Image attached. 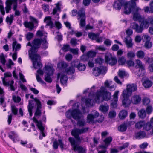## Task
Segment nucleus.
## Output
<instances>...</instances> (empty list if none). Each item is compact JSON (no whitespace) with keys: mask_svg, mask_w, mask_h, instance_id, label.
Here are the masks:
<instances>
[{"mask_svg":"<svg viewBox=\"0 0 153 153\" xmlns=\"http://www.w3.org/2000/svg\"><path fill=\"white\" fill-rule=\"evenodd\" d=\"M122 1V0H117L114 2L113 6L114 7L116 10H120L121 8Z\"/></svg>","mask_w":153,"mask_h":153,"instance_id":"33","label":"nucleus"},{"mask_svg":"<svg viewBox=\"0 0 153 153\" xmlns=\"http://www.w3.org/2000/svg\"><path fill=\"white\" fill-rule=\"evenodd\" d=\"M146 111L144 109H142L139 110L138 112L139 117L142 119L146 117Z\"/></svg>","mask_w":153,"mask_h":153,"instance_id":"37","label":"nucleus"},{"mask_svg":"<svg viewBox=\"0 0 153 153\" xmlns=\"http://www.w3.org/2000/svg\"><path fill=\"white\" fill-rule=\"evenodd\" d=\"M134 67L137 69L139 68V71H141L140 74L141 76L144 75L145 74V70L144 65L142 64V62L139 59L136 60L134 63Z\"/></svg>","mask_w":153,"mask_h":153,"instance_id":"12","label":"nucleus"},{"mask_svg":"<svg viewBox=\"0 0 153 153\" xmlns=\"http://www.w3.org/2000/svg\"><path fill=\"white\" fill-rule=\"evenodd\" d=\"M13 51L14 50L15 51L17 52V51L19 50L21 48V45L19 44H17V42L16 41H14L12 44Z\"/></svg>","mask_w":153,"mask_h":153,"instance_id":"36","label":"nucleus"},{"mask_svg":"<svg viewBox=\"0 0 153 153\" xmlns=\"http://www.w3.org/2000/svg\"><path fill=\"white\" fill-rule=\"evenodd\" d=\"M60 76V82L62 84H65L66 83L68 80V78L65 74H58V76L59 77Z\"/></svg>","mask_w":153,"mask_h":153,"instance_id":"32","label":"nucleus"},{"mask_svg":"<svg viewBox=\"0 0 153 153\" xmlns=\"http://www.w3.org/2000/svg\"><path fill=\"white\" fill-rule=\"evenodd\" d=\"M135 7L131 4L130 3H128L125 5L124 13L126 14H129L132 10L133 11L134 8Z\"/></svg>","mask_w":153,"mask_h":153,"instance_id":"18","label":"nucleus"},{"mask_svg":"<svg viewBox=\"0 0 153 153\" xmlns=\"http://www.w3.org/2000/svg\"><path fill=\"white\" fill-rule=\"evenodd\" d=\"M17 6L16 5L13 6V10L14 11V14L15 16H19L20 15V12L17 9Z\"/></svg>","mask_w":153,"mask_h":153,"instance_id":"58","label":"nucleus"},{"mask_svg":"<svg viewBox=\"0 0 153 153\" xmlns=\"http://www.w3.org/2000/svg\"><path fill=\"white\" fill-rule=\"evenodd\" d=\"M24 25L25 27L29 28L30 30H31L34 27V24L30 22H25Z\"/></svg>","mask_w":153,"mask_h":153,"instance_id":"44","label":"nucleus"},{"mask_svg":"<svg viewBox=\"0 0 153 153\" xmlns=\"http://www.w3.org/2000/svg\"><path fill=\"white\" fill-rule=\"evenodd\" d=\"M89 38L92 40L96 39L99 37V35L93 33H89L88 35Z\"/></svg>","mask_w":153,"mask_h":153,"instance_id":"48","label":"nucleus"},{"mask_svg":"<svg viewBox=\"0 0 153 153\" xmlns=\"http://www.w3.org/2000/svg\"><path fill=\"white\" fill-rule=\"evenodd\" d=\"M56 7L53 9V11L52 13L53 15L56 14L57 11H60V8L59 6V4L57 3L56 4Z\"/></svg>","mask_w":153,"mask_h":153,"instance_id":"55","label":"nucleus"},{"mask_svg":"<svg viewBox=\"0 0 153 153\" xmlns=\"http://www.w3.org/2000/svg\"><path fill=\"white\" fill-rule=\"evenodd\" d=\"M96 53L93 51H90L88 52L87 54V55L88 57H92L95 56Z\"/></svg>","mask_w":153,"mask_h":153,"instance_id":"63","label":"nucleus"},{"mask_svg":"<svg viewBox=\"0 0 153 153\" xmlns=\"http://www.w3.org/2000/svg\"><path fill=\"white\" fill-rule=\"evenodd\" d=\"M112 139L111 137H109L106 138L104 140V142L106 145L108 146V145L112 141Z\"/></svg>","mask_w":153,"mask_h":153,"instance_id":"61","label":"nucleus"},{"mask_svg":"<svg viewBox=\"0 0 153 153\" xmlns=\"http://www.w3.org/2000/svg\"><path fill=\"white\" fill-rule=\"evenodd\" d=\"M2 82L4 85L7 86H10L11 90L13 91L15 90L14 87L13 85L14 83V81L13 80H12L11 81H9L8 82H6L4 79H3Z\"/></svg>","mask_w":153,"mask_h":153,"instance_id":"23","label":"nucleus"},{"mask_svg":"<svg viewBox=\"0 0 153 153\" xmlns=\"http://www.w3.org/2000/svg\"><path fill=\"white\" fill-rule=\"evenodd\" d=\"M6 6L5 7L6 13H8L11 9V6L13 4L11 0H7L6 2Z\"/></svg>","mask_w":153,"mask_h":153,"instance_id":"31","label":"nucleus"},{"mask_svg":"<svg viewBox=\"0 0 153 153\" xmlns=\"http://www.w3.org/2000/svg\"><path fill=\"white\" fill-rule=\"evenodd\" d=\"M143 11V10L138 7H134L133 12V19L135 21H138L139 22H142L144 18L142 17L140 13H141Z\"/></svg>","mask_w":153,"mask_h":153,"instance_id":"6","label":"nucleus"},{"mask_svg":"<svg viewBox=\"0 0 153 153\" xmlns=\"http://www.w3.org/2000/svg\"><path fill=\"white\" fill-rule=\"evenodd\" d=\"M44 70L45 73L47 74L45 76V80L48 82H51L52 80L50 76L53 74L54 71L53 68L50 66H46L44 68Z\"/></svg>","mask_w":153,"mask_h":153,"instance_id":"9","label":"nucleus"},{"mask_svg":"<svg viewBox=\"0 0 153 153\" xmlns=\"http://www.w3.org/2000/svg\"><path fill=\"white\" fill-rule=\"evenodd\" d=\"M118 91H116L113 95V100L112 101L111 105L114 108H115L117 107V103L118 100Z\"/></svg>","mask_w":153,"mask_h":153,"instance_id":"24","label":"nucleus"},{"mask_svg":"<svg viewBox=\"0 0 153 153\" xmlns=\"http://www.w3.org/2000/svg\"><path fill=\"white\" fill-rule=\"evenodd\" d=\"M146 136V133L143 131L137 133L135 134V137L137 139H140Z\"/></svg>","mask_w":153,"mask_h":153,"instance_id":"40","label":"nucleus"},{"mask_svg":"<svg viewBox=\"0 0 153 153\" xmlns=\"http://www.w3.org/2000/svg\"><path fill=\"white\" fill-rule=\"evenodd\" d=\"M140 26L135 22L132 23L131 24L130 27L133 29L135 30V31L138 33H141L142 32L143 27H145L144 25H142V22Z\"/></svg>","mask_w":153,"mask_h":153,"instance_id":"14","label":"nucleus"},{"mask_svg":"<svg viewBox=\"0 0 153 153\" xmlns=\"http://www.w3.org/2000/svg\"><path fill=\"white\" fill-rule=\"evenodd\" d=\"M77 62L74 61L71 62L72 66L69 67L68 68L66 69L65 71L66 73L68 74H71L74 73L75 71L74 67H76L80 71H84L85 69V66L84 64L82 63H79L78 65H77L76 62Z\"/></svg>","mask_w":153,"mask_h":153,"instance_id":"2","label":"nucleus"},{"mask_svg":"<svg viewBox=\"0 0 153 153\" xmlns=\"http://www.w3.org/2000/svg\"><path fill=\"white\" fill-rule=\"evenodd\" d=\"M11 111L12 113L14 115H16L17 114L18 109L14 105L11 106Z\"/></svg>","mask_w":153,"mask_h":153,"instance_id":"60","label":"nucleus"},{"mask_svg":"<svg viewBox=\"0 0 153 153\" xmlns=\"http://www.w3.org/2000/svg\"><path fill=\"white\" fill-rule=\"evenodd\" d=\"M13 18L14 16L13 15H10V17L7 16L6 19V22L9 24L11 25L13 22Z\"/></svg>","mask_w":153,"mask_h":153,"instance_id":"47","label":"nucleus"},{"mask_svg":"<svg viewBox=\"0 0 153 153\" xmlns=\"http://www.w3.org/2000/svg\"><path fill=\"white\" fill-rule=\"evenodd\" d=\"M145 124L144 121H140L137 123L135 125V128L137 129H140Z\"/></svg>","mask_w":153,"mask_h":153,"instance_id":"43","label":"nucleus"},{"mask_svg":"<svg viewBox=\"0 0 153 153\" xmlns=\"http://www.w3.org/2000/svg\"><path fill=\"white\" fill-rule=\"evenodd\" d=\"M104 86L105 88H108L111 91H114L115 89L114 85L113 84L111 81L106 80L104 82Z\"/></svg>","mask_w":153,"mask_h":153,"instance_id":"22","label":"nucleus"},{"mask_svg":"<svg viewBox=\"0 0 153 153\" xmlns=\"http://www.w3.org/2000/svg\"><path fill=\"white\" fill-rule=\"evenodd\" d=\"M137 57L140 59H142L144 58L145 56V53L143 51L140 50L137 51L136 53Z\"/></svg>","mask_w":153,"mask_h":153,"instance_id":"46","label":"nucleus"},{"mask_svg":"<svg viewBox=\"0 0 153 153\" xmlns=\"http://www.w3.org/2000/svg\"><path fill=\"white\" fill-rule=\"evenodd\" d=\"M30 57L33 61V66L35 69H39L42 66V63L38 62L40 59V57L38 54H33Z\"/></svg>","mask_w":153,"mask_h":153,"instance_id":"7","label":"nucleus"},{"mask_svg":"<svg viewBox=\"0 0 153 153\" xmlns=\"http://www.w3.org/2000/svg\"><path fill=\"white\" fill-rule=\"evenodd\" d=\"M106 71L105 68L103 67H100V68L96 67L93 69V74L95 76H97L101 74H105Z\"/></svg>","mask_w":153,"mask_h":153,"instance_id":"15","label":"nucleus"},{"mask_svg":"<svg viewBox=\"0 0 153 153\" xmlns=\"http://www.w3.org/2000/svg\"><path fill=\"white\" fill-rule=\"evenodd\" d=\"M34 34L32 33L28 32L25 35L26 39L28 41L31 40V39L33 37Z\"/></svg>","mask_w":153,"mask_h":153,"instance_id":"54","label":"nucleus"},{"mask_svg":"<svg viewBox=\"0 0 153 153\" xmlns=\"http://www.w3.org/2000/svg\"><path fill=\"white\" fill-rule=\"evenodd\" d=\"M99 115V113L95 110H93L89 114L87 117V122L90 123H93L96 122L95 119Z\"/></svg>","mask_w":153,"mask_h":153,"instance_id":"11","label":"nucleus"},{"mask_svg":"<svg viewBox=\"0 0 153 153\" xmlns=\"http://www.w3.org/2000/svg\"><path fill=\"white\" fill-rule=\"evenodd\" d=\"M12 98L14 102L16 103H19L21 100V98L18 96L13 95Z\"/></svg>","mask_w":153,"mask_h":153,"instance_id":"57","label":"nucleus"},{"mask_svg":"<svg viewBox=\"0 0 153 153\" xmlns=\"http://www.w3.org/2000/svg\"><path fill=\"white\" fill-rule=\"evenodd\" d=\"M131 94L129 92L128 90H124L123 92L122 96L123 99L128 98L131 95Z\"/></svg>","mask_w":153,"mask_h":153,"instance_id":"39","label":"nucleus"},{"mask_svg":"<svg viewBox=\"0 0 153 153\" xmlns=\"http://www.w3.org/2000/svg\"><path fill=\"white\" fill-rule=\"evenodd\" d=\"M122 104L125 107H128L131 103V102L128 98H124L122 102Z\"/></svg>","mask_w":153,"mask_h":153,"instance_id":"45","label":"nucleus"},{"mask_svg":"<svg viewBox=\"0 0 153 153\" xmlns=\"http://www.w3.org/2000/svg\"><path fill=\"white\" fill-rule=\"evenodd\" d=\"M142 85L144 88H149L152 86V82L148 78H147L143 81Z\"/></svg>","mask_w":153,"mask_h":153,"instance_id":"28","label":"nucleus"},{"mask_svg":"<svg viewBox=\"0 0 153 153\" xmlns=\"http://www.w3.org/2000/svg\"><path fill=\"white\" fill-rule=\"evenodd\" d=\"M127 128V125L125 123H124L120 125L118 127V130L120 132H124L126 130Z\"/></svg>","mask_w":153,"mask_h":153,"instance_id":"41","label":"nucleus"},{"mask_svg":"<svg viewBox=\"0 0 153 153\" xmlns=\"http://www.w3.org/2000/svg\"><path fill=\"white\" fill-rule=\"evenodd\" d=\"M109 109V106L107 104L100 105L99 109L102 112H107Z\"/></svg>","mask_w":153,"mask_h":153,"instance_id":"38","label":"nucleus"},{"mask_svg":"<svg viewBox=\"0 0 153 153\" xmlns=\"http://www.w3.org/2000/svg\"><path fill=\"white\" fill-rule=\"evenodd\" d=\"M37 105V108L35 114V116L37 118H39L41 114V111L40 109L41 108V105L39 100L37 98L34 99Z\"/></svg>","mask_w":153,"mask_h":153,"instance_id":"19","label":"nucleus"},{"mask_svg":"<svg viewBox=\"0 0 153 153\" xmlns=\"http://www.w3.org/2000/svg\"><path fill=\"white\" fill-rule=\"evenodd\" d=\"M95 88V86H93L90 89L89 88H88L84 91H83V93L86 94L87 92H88L89 93V96L95 98L96 94L95 95L94 94ZM95 99V98L94 99Z\"/></svg>","mask_w":153,"mask_h":153,"instance_id":"29","label":"nucleus"},{"mask_svg":"<svg viewBox=\"0 0 153 153\" xmlns=\"http://www.w3.org/2000/svg\"><path fill=\"white\" fill-rule=\"evenodd\" d=\"M78 19L80 20V25L81 27H84L85 25V16L84 10L83 9L79 10L78 12Z\"/></svg>","mask_w":153,"mask_h":153,"instance_id":"10","label":"nucleus"},{"mask_svg":"<svg viewBox=\"0 0 153 153\" xmlns=\"http://www.w3.org/2000/svg\"><path fill=\"white\" fill-rule=\"evenodd\" d=\"M33 121L34 122L36 123V126H37L39 130L41 131V133L42 134V137H45V135L43 132L44 128L43 126L41 121L40 120L38 121L35 117L33 118Z\"/></svg>","mask_w":153,"mask_h":153,"instance_id":"17","label":"nucleus"},{"mask_svg":"<svg viewBox=\"0 0 153 153\" xmlns=\"http://www.w3.org/2000/svg\"><path fill=\"white\" fill-rule=\"evenodd\" d=\"M135 56V54L134 52L132 51H129L128 52L127 57L129 59L134 58Z\"/></svg>","mask_w":153,"mask_h":153,"instance_id":"50","label":"nucleus"},{"mask_svg":"<svg viewBox=\"0 0 153 153\" xmlns=\"http://www.w3.org/2000/svg\"><path fill=\"white\" fill-rule=\"evenodd\" d=\"M118 75L121 78H123L125 76V71L124 70H119V71Z\"/></svg>","mask_w":153,"mask_h":153,"instance_id":"62","label":"nucleus"},{"mask_svg":"<svg viewBox=\"0 0 153 153\" xmlns=\"http://www.w3.org/2000/svg\"><path fill=\"white\" fill-rule=\"evenodd\" d=\"M42 42V39H34L32 42V49L29 51L30 56L31 55L37 54L36 52L38 51V49L39 47Z\"/></svg>","mask_w":153,"mask_h":153,"instance_id":"3","label":"nucleus"},{"mask_svg":"<svg viewBox=\"0 0 153 153\" xmlns=\"http://www.w3.org/2000/svg\"><path fill=\"white\" fill-rule=\"evenodd\" d=\"M88 130V128L87 127L83 128L82 129L76 128L72 130L71 134L78 141H80L81 139L79 136V135L86 132Z\"/></svg>","mask_w":153,"mask_h":153,"instance_id":"4","label":"nucleus"},{"mask_svg":"<svg viewBox=\"0 0 153 153\" xmlns=\"http://www.w3.org/2000/svg\"><path fill=\"white\" fill-rule=\"evenodd\" d=\"M150 102V100L149 98L145 97L143 99V103L145 105H148Z\"/></svg>","mask_w":153,"mask_h":153,"instance_id":"56","label":"nucleus"},{"mask_svg":"<svg viewBox=\"0 0 153 153\" xmlns=\"http://www.w3.org/2000/svg\"><path fill=\"white\" fill-rule=\"evenodd\" d=\"M82 101L83 102L85 101L86 105L88 107L92 106L93 103V100H92L89 98H86L85 99L83 98L82 99Z\"/></svg>","mask_w":153,"mask_h":153,"instance_id":"35","label":"nucleus"},{"mask_svg":"<svg viewBox=\"0 0 153 153\" xmlns=\"http://www.w3.org/2000/svg\"><path fill=\"white\" fill-rule=\"evenodd\" d=\"M127 115V112L124 110L121 111L119 114V117L122 119H124Z\"/></svg>","mask_w":153,"mask_h":153,"instance_id":"42","label":"nucleus"},{"mask_svg":"<svg viewBox=\"0 0 153 153\" xmlns=\"http://www.w3.org/2000/svg\"><path fill=\"white\" fill-rule=\"evenodd\" d=\"M0 10L2 14L4 15L5 14V12L3 5V2L1 0H0Z\"/></svg>","mask_w":153,"mask_h":153,"instance_id":"53","label":"nucleus"},{"mask_svg":"<svg viewBox=\"0 0 153 153\" xmlns=\"http://www.w3.org/2000/svg\"><path fill=\"white\" fill-rule=\"evenodd\" d=\"M105 88L102 86L100 91H98L96 95L95 99V102L98 104L101 103L104 100L108 101L111 97V93L109 92L105 91Z\"/></svg>","mask_w":153,"mask_h":153,"instance_id":"1","label":"nucleus"},{"mask_svg":"<svg viewBox=\"0 0 153 153\" xmlns=\"http://www.w3.org/2000/svg\"><path fill=\"white\" fill-rule=\"evenodd\" d=\"M150 25H153V17L150 16L145 19L142 21V25H144L145 27L148 28Z\"/></svg>","mask_w":153,"mask_h":153,"instance_id":"16","label":"nucleus"},{"mask_svg":"<svg viewBox=\"0 0 153 153\" xmlns=\"http://www.w3.org/2000/svg\"><path fill=\"white\" fill-rule=\"evenodd\" d=\"M126 60L122 56L119 58L118 60V63L120 65H123L126 63Z\"/></svg>","mask_w":153,"mask_h":153,"instance_id":"49","label":"nucleus"},{"mask_svg":"<svg viewBox=\"0 0 153 153\" xmlns=\"http://www.w3.org/2000/svg\"><path fill=\"white\" fill-rule=\"evenodd\" d=\"M44 21L46 23L47 25L50 26L51 28H52L54 26L50 16H48L45 17Z\"/></svg>","mask_w":153,"mask_h":153,"instance_id":"26","label":"nucleus"},{"mask_svg":"<svg viewBox=\"0 0 153 153\" xmlns=\"http://www.w3.org/2000/svg\"><path fill=\"white\" fill-rule=\"evenodd\" d=\"M142 10L143 11L144 10V12L146 13H152L153 12V10L151 9L150 8H149L148 6L144 7Z\"/></svg>","mask_w":153,"mask_h":153,"instance_id":"52","label":"nucleus"},{"mask_svg":"<svg viewBox=\"0 0 153 153\" xmlns=\"http://www.w3.org/2000/svg\"><path fill=\"white\" fill-rule=\"evenodd\" d=\"M77 125L79 126H83L85 125V122L83 120H79L77 122Z\"/></svg>","mask_w":153,"mask_h":153,"instance_id":"64","label":"nucleus"},{"mask_svg":"<svg viewBox=\"0 0 153 153\" xmlns=\"http://www.w3.org/2000/svg\"><path fill=\"white\" fill-rule=\"evenodd\" d=\"M47 33L43 31H41L40 30H38L36 33V35L39 37L44 36L45 37H47Z\"/></svg>","mask_w":153,"mask_h":153,"instance_id":"51","label":"nucleus"},{"mask_svg":"<svg viewBox=\"0 0 153 153\" xmlns=\"http://www.w3.org/2000/svg\"><path fill=\"white\" fill-rule=\"evenodd\" d=\"M105 62L111 65H115L117 62V59L115 57H113L110 54H107L105 56Z\"/></svg>","mask_w":153,"mask_h":153,"instance_id":"13","label":"nucleus"},{"mask_svg":"<svg viewBox=\"0 0 153 153\" xmlns=\"http://www.w3.org/2000/svg\"><path fill=\"white\" fill-rule=\"evenodd\" d=\"M153 127V125L150 122H148L144 124L143 129L146 131H148L152 129Z\"/></svg>","mask_w":153,"mask_h":153,"instance_id":"34","label":"nucleus"},{"mask_svg":"<svg viewBox=\"0 0 153 153\" xmlns=\"http://www.w3.org/2000/svg\"><path fill=\"white\" fill-rule=\"evenodd\" d=\"M126 89L131 94L132 92L136 90L137 86L136 84H132L127 85Z\"/></svg>","mask_w":153,"mask_h":153,"instance_id":"30","label":"nucleus"},{"mask_svg":"<svg viewBox=\"0 0 153 153\" xmlns=\"http://www.w3.org/2000/svg\"><path fill=\"white\" fill-rule=\"evenodd\" d=\"M153 111V108L151 106L148 105L146 109V111L147 114H150Z\"/></svg>","mask_w":153,"mask_h":153,"instance_id":"59","label":"nucleus"},{"mask_svg":"<svg viewBox=\"0 0 153 153\" xmlns=\"http://www.w3.org/2000/svg\"><path fill=\"white\" fill-rule=\"evenodd\" d=\"M66 115L68 118L72 117L75 119H79L81 117V114L79 110L77 109H75L71 111H68L66 113Z\"/></svg>","mask_w":153,"mask_h":153,"instance_id":"8","label":"nucleus"},{"mask_svg":"<svg viewBox=\"0 0 153 153\" xmlns=\"http://www.w3.org/2000/svg\"><path fill=\"white\" fill-rule=\"evenodd\" d=\"M124 41L125 42L128 48H131L133 46V44L132 42V40L130 36H127L124 39Z\"/></svg>","mask_w":153,"mask_h":153,"instance_id":"25","label":"nucleus"},{"mask_svg":"<svg viewBox=\"0 0 153 153\" xmlns=\"http://www.w3.org/2000/svg\"><path fill=\"white\" fill-rule=\"evenodd\" d=\"M30 98L33 99L34 100L35 99L33 98V95L30 96ZM34 102H35V100H31L29 101V104L28 106V109L30 116H31L32 115V110L34 107Z\"/></svg>","mask_w":153,"mask_h":153,"instance_id":"20","label":"nucleus"},{"mask_svg":"<svg viewBox=\"0 0 153 153\" xmlns=\"http://www.w3.org/2000/svg\"><path fill=\"white\" fill-rule=\"evenodd\" d=\"M68 140L74 151L77 150L78 153H86V152L87 149L86 148L83 147L81 146H77V145L76 144V141L74 138L70 137L69 138Z\"/></svg>","mask_w":153,"mask_h":153,"instance_id":"5","label":"nucleus"},{"mask_svg":"<svg viewBox=\"0 0 153 153\" xmlns=\"http://www.w3.org/2000/svg\"><path fill=\"white\" fill-rule=\"evenodd\" d=\"M141 100V98L139 95H134L131 98V102L133 104H137Z\"/></svg>","mask_w":153,"mask_h":153,"instance_id":"27","label":"nucleus"},{"mask_svg":"<svg viewBox=\"0 0 153 153\" xmlns=\"http://www.w3.org/2000/svg\"><path fill=\"white\" fill-rule=\"evenodd\" d=\"M9 137L12 140L14 143L17 141H19V140L17 134L15 131H11L8 134Z\"/></svg>","mask_w":153,"mask_h":153,"instance_id":"21","label":"nucleus"}]
</instances>
